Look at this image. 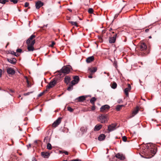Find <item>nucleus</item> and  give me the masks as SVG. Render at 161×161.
Segmentation results:
<instances>
[{
  "mask_svg": "<svg viewBox=\"0 0 161 161\" xmlns=\"http://www.w3.org/2000/svg\"><path fill=\"white\" fill-rule=\"evenodd\" d=\"M8 1L7 0H0V3L3 4H4L6 2H8Z\"/></svg>",
  "mask_w": 161,
  "mask_h": 161,
  "instance_id": "obj_34",
  "label": "nucleus"
},
{
  "mask_svg": "<svg viewBox=\"0 0 161 161\" xmlns=\"http://www.w3.org/2000/svg\"><path fill=\"white\" fill-rule=\"evenodd\" d=\"M66 155H68V153L66 151H64L63 152Z\"/></svg>",
  "mask_w": 161,
  "mask_h": 161,
  "instance_id": "obj_50",
  "label": "nucleus"
},
{
  "mask_svg": "<svg viewBox=\"0 0 161 161\" xmlns=\"http://www.w3.org/2000/svg\"><path fill=\"white\" fill-rule=\"evenodd\" d=\"M123 141L124 142H126L127 140V138L126 136H124L122 137Z\"/></svg>",
  "mask_w": 161,
  "mask_h": 161,
  "instance_id": "obj_38",
  "label": "nucleus"
},
{
  "mask_svg": "<svg viewBox=\"0 0 161 161\" xmlns=\"http://www.w3.org/2000/svg\"><path fill=\"white\" fill-rule=\"evenodd\" d=\"M102 126V125H97L95 127L94 130L95 131H98L101 128Z\"/></svg>",
  "mask_w": 161,
  "mask_h": 161,
  "instance_id": "obj_21",
  "label": "nucleus"
},
{
  "mask_svg": "<svg viewBox=\"0 0 161 161\" xmlns=\"http://www.w3.org/2000/svg\"><path fill=\"white\" fill-rule=\"evenodd\" d=\"M97 70V68L96 67H93L92 68H89L88 69L89 71L91 72L92 74L96 72Z\"/></svg>",
  "mask_w": 161,
  "mask_h": 161,
  "instance_id": "obj_18",
  "label": "nucleus"
},
{
  "mask_svg": "<svg viewBox=\"0 0 161 161\" xmlns=\"http://www.w3.org/2000/svg\"><path fill=\"white\" fill-rule=\"evenodd\" d=\"M41 155L43 157L45 158H47L49 157L50 153L48 152H42L41 153Z\"/></svg>",
  "mask_w": 161,
  "mask_h": 161,
  "instance_id": "obj_13",
  "label": "nucleus"
},
{
  "mask_svg": "<svg viewBox=\"0 0 161 161\" xmlns=\"http://www.w3.org/2000/svg\"><path fill=\"white\" fill-rule=\"evenodd\" d=\"M105 137V136L104 135L101 134L98 136V139L99 141H101L104 140Z\"/></svg>",
  "mask_w": 161,
  "mask_h": 161,
  "instance_id": "obj_22",
  "label": "nucleus"
},
{
  "mask_svg": "<svg viewBox=\"0 0 161 161\" xmlns=\"http://www.w3.org/2000/svg\"><path fill=\"white\" fill-rule=\"evenodd\" d=\"M71 66L69 65L64 66L61 69V72L64 74H68L70 70Z\"/></svg>",
  "mask_w": 161,
  "mask_h": 161,
  "instance_id": "obj_3",
  "label": "nucleus"
},
{
  "mask_svg": "<svg viewBox=\"0 0 161 161\" xmlns=\"http://www.w3.org/2000/svg\"><path fill=\"white\" fill-rule=\"evenodd\" d=\"M8 61L12 64H14L16 63V60L15 58H7Z\"/></svg>",
  "mask_w": 161,
  "mask_h": 161,
  "instance_id": "obj_14",
  "label": "nucleus"
},
{
  "mask_svg": "<svg viewBox=\"0 0 161 161\" xmlns=\"http://www.w3.org/2000/svg\"><path fill=\"white\" fill-rule=\"evenodd\" d=\"M63 161H67V160H63Z\"/></svg>",
  "mask_w": 161,
  "mask_h": 161,
  "instance_id": "obj_64",
  "label": "nucleus"
},
{
  "mask_svg": "<svg viewBox=\"0 0 161 161\" xmlns=\"http://www.w3.org/2000/svg\"><path fill=\"white\" fill-rule=\"evenodd\" d=\"M117 35V33H115L112 36H110L109 38V42L110 43H114L116 41V38Z\"/></svg>",
  "mask_w": 161,
  "mask_h": 161,
  "instance_id": "obj_5",
  "label": "nucleus"
},
{
  "mask_svg": "<svg viewBox=\"0 0 161 161\" xmlns=\"http://www.w3.org/2000/svg\"><path fill=\"white\" fill-rule=\"evenodd\" d=\"M86 96H81L78 97L77 98V99L79 102H82L86 100Z\"/></svg>",
  "mask_w": 161,
  "mask_h": 161,
  "instance_id": "obj_19",
  "label": "nucleus"
},
{
  "mask_svg": "<svg viewBox=\"0 0 161 161\" xmlns=\"http://www.w3.org/2000/svg\"><path fill=\"white\" fill-rule=\"evenodd\" d=\"M73 89V86L72 85H70L67 88V90L69 91L72 90Z\"/></svg>",
  "mask_w": 161,
  "mask_h": 161,
  "instance_id": "obj_33",
  "label": "nucleus"
},
{
  "mask_svg": "<svg viewBox=\"0 0 161 161\" xmlns=\"http://www.w3.org/2000/svg\"><path fill=\"white\" fill-rule=\"evenodd\" d=\"M117 86V84L115 82H114L112 84L111 86V87L113 89H115L116 88Z\"/></svg>",
  "mask_w": 161,
  "mask_h": 161,
  "instance_id": "obj_29",
  "label": "nucleus"
},
{
  "mask_svg": "<svg viewBox=\"0 0 161 161\" xmlns=\"http://www.w3.org/2000/svg\"><path fill=\"white\" fill-rule=\"evenodd\" d=\"M115 156L117 158L120 160H123L125 158L123 155L119 153H118L116 154Z\"/></svg>",
  "mask_w": 161,
  "mask_h": 161,
  "instance_id": "obj_16",
  "label": "nucleus"
},
{
  "mask_svg": "<svg viewBox=\"0 0 161 161\" xmlns=\"http://www.w3.org/2000/svg\"><path fill=\"white\" fill-rule=\"evenodd\" d=\"M69 22L70 23L73 25H75L76 27L78 26L77 23L76 22L69 21Z\"/></svg>",
  "mask_w": 161,
  "mask_h": 161,
  "instance_id": "obj_30",
  "label": "nucleus"
},
{
  "mask_svg": "<svg viewBox=\"0 0 161 161\" xmlns=\"http://www.w3.org/2000/svg\"><path fill=\"white\" fill-rule=\"evenodd\" d=\"M71 161H80V160L79 159H75L74 160H72Z\"/></svg>",
  "mask_w": 161,
  "mask_h": 161,
  "instance_id": "obj_49",
  "label": "nucleus"
},
{
  "mask_svg": "<svg viewBox=\"0 0 161 161\" xmlns=\"http://www.w3.org/2000/svg\"><path fill=\"white\" fill-rule=\"evenodd\" d=\"M70 80V78L68 76H66L64 78L65 82L67 84H68Z\"/></svg>",
  "mask_w": 161,
  "mask_h": 161,
  "instance_id": "obj_23",
  "label": "nucleus"
},
{
  "mask_svg": "<svg viewBox=\"0 0 161 161\" xmlns=\"http://www.w3.org/2000/svg\"><path fill=\"white\" fill-rule=\"evenodd\" d=\"M34 142L36 144L37 143V141L36 140Z\"/></svg>",
  "mask_w": 161,
  "mask_h": 161,
  "instance_id": "obj_58",
  "label": "nucleus"
},
{
  "mask_svg": "<svg viewBox=\"0 0 161 161\" xmlns=\"http://www.w3.org/2000/svg\"><path fill=\"white\" fill-rule=\"evenodd\" d=\"M128 87L125 88L124 90L125 93L127 96H128L129 95L128 92L130 91L131 89V86L129 84H128Z\"/></svg>",
  "mask_w": 161,
  "mask_h": 161,
  "instance_id": "obj_8",
  "label": "nucleus"
},
{
  "mask_svg": "<svg viewBox=\"0 0 161 161\" xmlns=\"http://www.w3.org/2000/svg\"><path fill=\"white\" fill-rule=\"evenodd\" d=\"M79 78L78 76H75L74 77V80L75 82L77 83L79 81Z\"/></svg>",
  "mask_w": 161,
  "mask_h": 161,
  "instance_id": "obj_26",
  "label": "nucleus"
},
{
  "mask_svg": "<svg viewBox=\"0 0 161 161\" xmlns=\"http://www.w3.org/2000/svg\"><path fill=\"white\" fill-rule=\"evenodd\" d=\"M76 84L77 83L75 82V81L74 80L71 82V85H72V86Z\"/></svg>",
  "mask_w": 161,
  "mask_h": 161,
  "instance_id": "obj_40",
  "label": "nucleus"
},
{
  "mask_svg": "<svg viewBox=\"0 0 161 161\" xmlns=\"http://www.w3.org/2000/svg\"><path fill=\"white\" fill-rule=\"evenodd\" d=\"M98 120L102 123H105L107 121V116L106 115L101 114L99 116Z\"/></svg>",
  "mask_w": 161,
  "mask_h": 161,
  "instance_id": "obj_2",
  "label": "nucleus"
},
{
  "mask_svg": "<svg viewBox=\"0 0 161 161\" xmlns=\"http://www.w3.org/2000/svg\"><path fill=\"white\" fill-rule=\"evenodd\" d=\"M2 73V70L1 69H0V76H1Z\"/></svg>",
  "mask_w": 161,
  "mask_h": 161,
  "instance_id": "obj_52",
  "label": "nucleus"
},
{
  "mask_svg": "<svg viewBox=\"0 0 161 161\" xmlns=\"http://www.w3.org/2000/svg\"><path fill=\"white\" fill-rule=\"evenodd\" d=\"M109 108V106L108 105H103L100 108V111L102 112H104L108 110Z\"/></svg>",
  "mask_w": 161,
  "mask_h": 161,
  "instance_id": "obj_7",
  "label": "nucleus"
},
{
  "mask_svg": "<svg viewBox=\"0 0 161 161\" xmlns=\"http://www.w3.org/2000/svg\"><path fill=\"white\" fill-rule=\"evenodd\" d=\"M111 33H112V34H114L115 33H114V31H112L111 32Z\"/></svg>",
  "mask_w": 161,
  "mask_h": 161,
  "instance_id": "obj_60",
  "label": "nucleus"
},
{
  "mask_svg": "<svg viewBox=\"0 0 161 161\" xmlns=\"http://www.w3.org/2000/svg\"><path fill=\"white\" fill-rule=\"evenodd\" d=\"M94 59V57L93 56H92L87 58L86 61L87 63H89L93 61Z\"/></svg>",
  "mask_w": 161,
  "mask_h": 161,
  "instance_id": "obj_15",
  "label": "nucleus"
},
{
  "mask_svg": "<svg viewBox=\"0 0 161 161\" xmlns=\"http://www.w3.org/2000/svg\"><path fill=\"white\" fill-rule=\"evenodd\" d=\"M12 54H14L15 55L16 54V53L14 52V51H13L11 52Z\"/></svg>",
  "mask_w": 161,
  "mask_h": 161,
  "instance_id": "obj_54",
  "label": "nucleus"
},
{
  "mask_svg": "<svg viewBox=\"0 0 161 161\" xmlns=\"http://www.w3.org/2000/svg\"><path fill=\"white\" fill-rule=\"evenodd\" d=\"M96 100V98L95 97H92L90 100V102L93 105H94V102Z\"/></svg>",
  "mask_w": 161,
  "mask_h": 161,
  "instance_id": "obj_25",
  "label": "nucleus"
},
{
  "mask_svg": "<svg viewBox=\"0 0 161 161\" xmlns=\"http://www.w3.org/2000/svg\"><path fill=\"white\" fill-rule=\"evenodd\" d=\"M117 102L119 103H122L123 101L121 99H119L117 101Z\"/></svg>",
  "mask_w": 161,
  "mask_h": 161,
  "instance_id": "obj_42",
  "label": "nucleus"
},
{
  "mask_svg": "<svg viewBox=\"0 0 161 161\" xmlns=\"http://www.w3.org/2000/svg\"><path fill=\"white\" fill-rule=\"evenodd\" d=\"M36 37V36L34 35H31L30 37L26 41L27 44H29L30 43V41L32 40L33 38Z\"/></svg>",
  "mask_w": 161,
  "mask_h": 161,
  "instance_id": "obj_17",
  "label": "nucleus"
},
{
  "mask_svg": "<svg viewBox=\"0 0 161 161\" xmlns=\"http://www.w3.org/2000/svg\"><path fill=\"white\" fill-rule=\"evenodd\" d=\"M149 31V29H146L145 30V32H148V31Z\"/></svg>",
  "mask_w": 161,
  "mask_h": 161,
  "instance_id": "obj_55",
  "label": "nucleus"
},
{
  "mask_svg": "<svg viewBox=\"0 0 161 161\" xmlns=\"http://www.w3.org/2000/svg\"><path fill=\"white\" fill-rule=\"evenodd\" d=\"M80 130L83 133H84L86 131V129L84 127H82L80 128Z\"/></svg>",
  "mask_w": 161,
  "mask_h": 161,
  "instance_id": "obj_28",
  "label": "nucleus"
},
{
  "mask_svg": "<svg viewBox=\"0 0 161 161\" xmlns=\"http://www.w3.org/2000/svg\"><path fill=\"white\" fill-rule=\"evenodd\" d=\"M69 11H71V12L72 11V10L71 9H69Z\"/></svg>",
  "mask_w": 161,
  "mask_h": 161,
  "instance_id": "obj_63",
  "label": "nucleus"
},
{
  "mask_svg": "<svg viewBox=\"0 0 161 161\" xmlns=\"http://www.w3.org/2000/svg\"><path fill=\"white\" fill-rule=\"evenodd\" d=\"M57 80L56 79H54L51 80L48 85L47 86V89H49L52 88L57 84Z\"/></svg>",
  "mask_w": 161,
  "mask_h": 161,
  "instance_id": "obj_4",
  "label": "nucleus"
},
{
  "mask_svg": "<svg viewBox=\"0 0 161 161\" xmlns=\"http://www.w3.org/2000/svg\"><path fill=\"white\" fill-rule=\"evenodd\" d=\"M47 89H46V90H45V91H44L43 92H44V93H45L46 92H47V91H48V90H47Z\"/></svg>",
  "mask_w": 161,
  "mask_h": 161,
  "instance_id": "obj_53",
  "label": "nucleus"
},
{
  "mask_svg": "<svg viewBox=\"0 0 161 161\" xmlns=\"http://www.w3.org/2000/svg\"><path fill=\"white\" fill-rule=\"evenodd\" d=\"M29 5V4L28 3V2H26L25 4V7H27Z\"/></svg>",
  "mask_w": 161,
  "mask_h": 161,
  "instance_id": "obj_43",
  "label": "nucleus"
},
{
  "mask_svg": "<svg viewBox=\"0 0 161 161\" xmlns=\"http://www.w3.org/2000/svg\"><path fill=\"white\" fill-rule=\"evenodd\" d=\"M32 92H28L27 93H25V94H24V95H25V96L28 95H29V94H30V93H32Z\"/></svg>",
  "mask_w": 161,
  "mask_h": 161,
  "instance_id": "obj_45",
  "label": "nucleus"
},
{
  "mask_svg": "<svg viewBox=\"0 0 161 161\" xmlns=\"http://www.w3.org/2000/svg\"><path fill=\"white\" fill-rule=\"evenodd\" d=\"M47 148L48 150H51L52 149V145L50 143H48L47 145Z\"/></svg>",
  "mask_w": 161,
  "mask_h": 161,
  "instance_id": "obj_31",
  "label": "nucleus"
},
{
  "mask_svg": "<svg viewBox=\"0 0 161 161\" xmlns=\"http://www.w3.org/2000/svg\"><path fill=\"white\" fill-rule=\"evenodd\" d=\"M16 51L17 52L21 53L22 52V50L20 49H17Z\"/></svg>",
  "mask_w": 161,
  "mask_h": 161,
  "instance_id": "obj_44",
  "label": "nucleus"
},
{
  "mask_svg": "<svg viewBox=\"0 0 161 161\" xmlns=\"http://www.w3.org/2000/svg\"><path fill=\"white\" fill-rule=\"evenodd\" d=\"M55 44V42H53V41H52V44H51L50 45H49V47H53V46H54Z\"/></svg>",
  "mask_w": 161,
  "mask_h": 161,
  "instance_id": "obj_39",
  "label": "nucleus"
},
{
  "mask_svg": "<svg viewBox=\"0 0 161 161\" xmlns=\"http://www.w3.org/2000/svg\"><path fill=\"white\" fill-rule=\"evenodd\" d=\"M10 1L14 4H16L18 2V0H10Z\"/></svg>",
  "mask_w": 161,
  "mask_h": 161,
  "instance_id": "obj_37",
  "label": "nucleus"
},
{
  "mask_svg": "<svg viewBox=\"0 0 161 161\" xmlns=\"http://www.w3.org/2000/svg\"><path fill=\"white\" fill-rule=\"evenodd\" d=\"M61 118H58L55 121L53 124L52 126L53 127H56L58 126L61 122Z\"/></svg>",
  "mask_w": 161,
  "mask_h": 161,
  "instance_id": "obj_6",
  "label": "nucleus"
},
{
  "mask_svg": "<svg viewBox=\"0 0 161 161\" xmlns=\"http://www.w3.org/2000/svg\"><path fill=\"white\" fill-rule=\"evenodd\" d=\"M10 91L11 92H14V91H13V90H10Z\"/></svg>",
  "mask_w": 161,
  "mask_h": 161,
  "instance_id": "obj_57",
  "label": "nucleus"
},
{
  "mask_svg": "<svg viewBox=\"0 0 161 161\" xmlns=\"http://www.w3.org/2000/svg\"><path fill=\"white\" fill-rule=\"evenodd\" d=\"M119 14H115L114 16V19H116L117 18V17L118 16Z\"/></svg>",
  "mask_w": 161,
  "mask_h": 161,
  "instance_id": "obj_47",
  "label": "nucleus"
},
{
  "mask_svg": "<svg viewBox=\"0 0 161 161\" xmlns=\"http://www.w3.org/2000/svg\"><path fill=\"white\" fill-rule=\"evenodd\" d=\"M95 109V106L94 105H93V106L92 107L91 109L92 110H94Z\"/></svg>",
  "mask_w": 161,
  "mask_h": 161,
  "instance_id": "obj_48",
  "label": "nucleus"
},
{
  "mask_svg": "<svg viewBox=\"0 0 161 161\" xmlns=\"http://www.w3.org/2000/svg\"><path fill=\"white\" fill-rule=\"evenodd\" d=\"M76 84L77 83L75 82V81L74 80L71 82V85H72V86Z\"/></svg>",
  "mask_w": 161,
  "mask_h": 161,
  "instance_id": "obj_41",
  "label": "nucleus"
},
{
  "mask_svg": "<svg viewBox=\"0 0 161 161\" xmlns=\"http://www.w3.org/2000/svg\"><path fill=\"white\" fill-rule=\"evenodd\" d=\"M88 12L90 14H92L93 13V10L92 8H89L88 10Z\"/></svg>",
  "mask_w": 161,
  "mask_h": 161,
  "instance_id": "obj_35",
  "label": "nucleus"
},
{
  "mask_svg": "<svg viewBox=\"0 0 161 161\" xmlns=\"http://www.w3.org/2000/svg\"><path fill=\"white\" fill-rule=\"evenodd\" d=\"M147 48V46L144 43H142L140 45V49L142 51L145 50Z\"/></svg>",
  "mask_w": 161,
  "mask_h": 161,
  "instance_id": "obj_12",
  "label": "nucleus"
},
{
  "mask_svg": "<svg viewBox=\"0 0 161 161\" xmlns=\"http://www.w3.org/2000/svg\"><path fill=\"white\" fill-rule=\"evenodd\" d=\"M7 72L9 74L13 75L15 73V71L12 68H8L7 69Z\"/></svg>",
  "mask_w": 161,
  "mask_h": 161,
  "instance_id": "obj_10",
  "label": "nucleus"
},
{
  "mask_svg": "<svg viewBox=\"0 0 161 161\" xmlns=\"http://www.w3.org/2000/svg\"><path fill=\"white\" fill-rule=\"evenodd\" d=\"M44 94V92H41L38 95V96L40 97V96H42Z\"/></svg>",
  "mask_w": 161,
  "mask_h": 161,
  "instance_id": "obj_46",
  "label": "nucleus"
},
{
  "mask_svg": "<svg viewBox=\"0 0 161 161\" xmlns=\"http://www.w3.org/2000/svg\"><path fill=\"white\" fill-rule=\"evenodd\" d=\"M25 79L26 80V79H28V78L27 76H25Z\"/></svg>",
  "mask_w": 161,
  "mask_h": 161,
  "instance_id": "obj_59",
  "label": "nucleus"
},
{
  "mask_svg": "<svg viewBox=\"0 0 161 161\" xmlns=\"http://www.w3.org/2000/svg\"><path fill=\"white\" fill-rule=\"evenodd\" d=\"M67 109L70 112H72L73 111V109L70 107H69L67 108Z\"/></svg>",
  "mask_w": 161,
  "mask_h": 161,
  "instance_id": "obj_36",
  "label": "nucleus"
},
{
  "mask_svg": "<svg viewBox=\"0 0 161 161\" xmlns=\"http://www.w3.org/2000/svg\"><path fill=\"white\" fill-rule=\"evenodd\" d=\"M139 110V108L137 107L132 112V117H133L138 112Z\"/></svg>",
  "mask_w": 161,
  "mask_h": 161,
  "instance_id": "obj_20",
  "label": "nucleus"
},
{
  "mask_svg": "<svg viewBox=\"0 0 161 161\" xmlns=\"http://www.w3.org/2000/svg\"><path fill=\"white\" fill-rule=\"evenodd\" d=\"M88 77L89 78H92V75H91L88 76Z\"/></svg>",
  "mask_w": 161,
  "mask_h": 161,
  "instance_id": "obj_51",
  "label": "nucleus"
},
{
  "mask_svg": "<svg viewBox=\"0 0 161 161\" xmlns=\"http://www.w3.org/2000/svg\"><path fill=\"white\" fill-rule=\"evenodd\" d=\"M157 148L153 144L148 143L145 145L144 149L141 151V156L146 158H149L153 157L157 152Z\"/></svg>",
  "mask_w": 161,
  "mask_h": 161,
  "instance_id": "obj_1",
  "label": "nucleus"
},
{
  "mask_svg": "<svg viewBox=\"0 0 161 161\" xmlns=\"http://www.w3.org/2000/svg\"><path fill=\"white\" fill-rule=\"evenodd\" d=\"M112 29L111 28H110V29L109 30V31H110L111 30H112Z\"/></svg>",
  "mask_w": 161,
  "mask_h": 161,
  "instance_id": "obj_61",
  "label": "nucleus"
},
{
  "mask_svg": "<svg viewBox=\"0 0 161 161\" xmlns=\"http://www.w3.org/2000/svg\"><path fill=\"white\" fill-rule=\"evenodd\" d=\"M27 49L29 51H33L34 50V47L30 46L28 45L27 46Z\"/></svg>",
  "mask_w": 161,
  "mask_h": 161,
  "instance_id": "obj_24",
  "label": "nucleus"
},
{
  "mask_svg": "<svg viewBox=\"0 0 161 161\" xmlns=\"http://www.w3.org/2000/svg\"><path fill=\"white\" fill-rule=\"evenodd\" d=\"M43 5V3L41 1H38L36 3V7L37 9H39Z\"/></svg>",
  "mask_w": 161,
  "mask_h": 161,
  "instance_id": "obj_9",
  "label": "nucleus"
},
{
  "mask_svg": "<svg viewBox=\"0 0 161 161\" xmlns=\"http://www.w3.org/2000/svg\"><path fill=\"white\" fill-rule=\"evenodd\" d=\"M32 161H36L35 159H34L33 160H32Z\"/></svg>",
  "mask_w": 161,
  "mask_h": 161,
  "instance_id": "obj_62",
  "label": "nucleus"
},
{
  "mask_svg": "<svg viewBox=\"0 0 161 161\" xmlns=\"http://www.w3.org/2000/svg\"><path fill=\"white\" fill-rule=\"evenodd\" d=\"M123 106H124L123 105H117L116 108V109L117 111H119L120 110L121 107Z\"/></svg>",
  "mask_w": 161,
  "mask_h": 161,
  "instance_id": "obj_27",
  "label": "nucleus"
},
{
  "mask_svg": "<svg viewBox=\"0 0 161 161\" xmlns=\"http://www.w3.org/2000/svg\"><path fill=\"white\" fill-rule=\"evenodd\" d=\"M35 40H33L31 42V43H30L29 44H27L28 45L30 46L33 47V46H34V44L35 43Z\"/></svg>",
  "mask_w": 161,
  "mask_h": 161,
  "instance_id": "obj_32",
  "label": "nucleus"
},
{
  "mask_svg": "<svg viewBox=\"0 0 161 161\" xmlns=\"http://www.w3.org/2000/svg\"><path fill=\"white\" fill-rule=\"evenodd\" d=\"M115 127L116 125H114L112 124L111 125H109L108 126V130L109 132H110L116 129Z\"/></svg>",
  "mask_w": 161,
  "mask_h": 161,
  "instance_id": "obj_11",
  "label": "nucleus"
},
{
  "mask_svg": "<svg viewBox=\"0 0 161 161\" xmlns=\"http://www.w3.org/2000/svg\"><path fill=\"white\" fill-rule=\"evenodd\" d=\"M26 82H27L28 83H29V80H28V79H26Z\"/></svg>",
  "mask_w": 161,
  "mask_h": 161,
  "instance_id": "obj_56",
  "label": "nucleus"
}]
</instances>
